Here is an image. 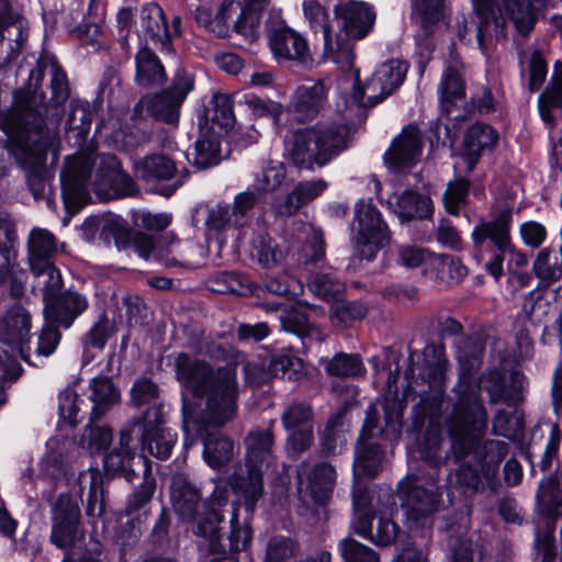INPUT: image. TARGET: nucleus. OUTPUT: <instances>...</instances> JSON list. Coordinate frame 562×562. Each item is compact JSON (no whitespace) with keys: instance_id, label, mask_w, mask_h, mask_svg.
<instances>
[{"instance_id":"f257e3e1","label":"nucleus","mask_w":562,"mask_h":562,"mask_svg":"<svg viewBox=\"0 0 562 562\" xmlns=\"http://www.w3.org/2000/svg\"><path fill=\"white\" fill-rule=\"evenodd\" d=\"M50 76V103L63 106L70 97L66 72L54 57L42 55L31 69L27 82L15 90L14 101L3 125L5 148L26 171V183L33 198L50 204L52 176L46 166L47 151L56 135L45 124V94L38 92L45 74Z\"/></svg>"},{"instance_id":"f03ea898","label":"nucleus","mask_w":562,"mask_h":562,"mask_svg":"<svg viewBox=\"0 0 562 562\" xmlns=\"http://www.w3.org/2000/svg\"><path fill=\"white\" fill-rule=\"evenodd\" d=\"M487 424V411L479 392L468 386L445 420L449 453L460 463L448 475V484L467 496L483 492L482 477L491 490L496 488L499 465L509 450L507 442L485 438Z\"/></svg>"},{"instance_id":"7ed1b4c3","label":"nucleus","mask_w":562,"mask_h":562,"mask_svg":"<svg viewBox=\"0 0 562 562\" xmlns=\"http://www.w3.org/2000/svg\"><path fill=\"white\" fill-rule=\"evenodd\" d=\"M177 380L194 396L205 400L204 418L226 425L237 413L238 383L231 366L214 369L211 363L187 352L175 358Z\"/></svg>"},{"instance_id":"20e7f679","label":"nucleus","mask_w":562,"mask_h":562,"mask_svg":"<svg viewBox=\"0 0 562 562\" xmlns=\"http://www.w3.org/2000/svg\"><path fill=\"white\" fill-rule=\"evenodd\" d=\"M404 406V402L398 398L396 392L389 391L381 402L368 407L357 446L355 460L357 472L368 477L376 475L384 452L380 445L367 442V440L376 436L398 438L403 426Z\"/></svg>"},{"instance_id":"39448f33","label":"nucleus","mask_w":562,"mask_h":562,"mask_svg":"<svg viewBox=\"0 0 562 562\" xmlns=\"http://www.w3.org/2000/svg\"><path fill=\"white\" fill-rule=\"evenodd\" d=\"M351 133L342 123H316L292 133L289 157L310 171L323 168L350 147Z\"/></svg>"},{"instance_id":"423d86ee","label":"nucleus","mask_w":562,"mask_h":562,"mask_svg":"<svg viewBox=\"0 0 562 562\" xmlns=\"http://www.w3.org/2000/svg\"><path fill=\"white\" fill-rule=\"evenodd\" d=\"M424 368L420 380L428 384V392L420 393L419 402L414 406V425L422 427L426 418H438L443 402V383L447 370V357L441 345H427L423 350Z\"/></svg>"},{"instance_id":"0eeeda50","label":"nucleus","mask_w":562,"mask_h":562,"mask_svg":"<svg viewBox=\"0 0 562 562\" xmlns=\"http://www.w3.org/2000/svg\"><path fill=\"white\" fill-rule=\"evenodd\" d=\"M512 210L504 209L490 221H481L472 232V240L475 249L484 248L494 252L491 261L486 263V270L498 280L503 274L505 254L514 251L510 237Z\"/></svg>"},{"instance_id":"6e6552de","label":"nucleus","mask_w":562,"mask_h":562,"mask_svg":"<svg viewBox=\"0 0 562 562\" xmlns=\"http://www.w3.org/2000/svg\"><path fill=\"white\" fill-rule=\"evenodd\" d=\"M132 438H138L143 452H148L157 459L170 457L177 441V435L164 426L162 406L153 404L143 416L126 424Z\"/></svg>"},{"instance_id":"1a4fd4ad","label":"nucleus","mask_w":562,"mask_h":562,"mask_svg":"<svg viewBox=\"0 0 562 562\" xmlns=\"http://www.w3.org/2000/svg\"><path fill=\"white\" fill-rule=\"evenodd\" d=\"M352 229L359 256L372 260L376 252L391 240V232L378 209L363 201L356 204Z\"/></svg>"},{"instance_id":"9d476101","label":"nucleus","mask_w":562,"mask_h":562,"mask_svg":"<svg viewBox=\"0 0 562 562\" xmlns=\"http://www.w3.org/2000/svg\"><path fill=\"white\" fill-rule=\"evenodd\" d=\"M225 425H215L204 418V413L200 416L191 417L184 413L183 429L187 434H194L203 442V458L212 469H221L228 464L235 454L234 440L215 429Z\"/></svg>"},{"instance_id":"9b49d317","label":"nucleus","mask_w":562,"mask_h":562,"mask_svg":"<svg viewBox=\"0 0 562 562\" xmlns=\"http://www.w3.org/2000/svg\"><path fill=\"white\" fill-rule=\"evenodd\" d=\"M135 176L146 183H169L158 190L165 198H170L188 180V168H179L177 161L164 153H153L135 160Z\"/></svg>"},{"instance_id":"f8f14e48","label":"nucleus","mask_w":562,"mask_h":562,"mask_svg":"<svg viewBox=\"0 0 562 562\" xmlns=\"http://www.w3.org/2000/svg\"><path fill=\"white\" fill-rule=\"evenodd\" d=\"M50 509L52 531L49 539L52 543L63 550L72 549L85 536L78 503L70 494L63 493L50 503Z\"/></svg>"},{"instance_id":"ddd939ff","label":"nucleus","mask_w":562,"mask_h":562,"mask_svg":"<svg viewBox=\"0 0 562 562\" xmlns=\"http://www.w3.org/2000/svg\"><path fill=\"white\" fill-rule=\"evenodd\" d=\"M191 89L192 82L189 79L177 78L162 92L143 97L134 106V115L140 119L151 116L167 124H177L180 105Z\"/></svg>"},{"instance_id":"4468645a","label":"nucleus","mask_w":562,"mask_h":562,"mask_svg":"<svg viewBox=\"0 0 562 562\" xmlns=\"http://www.w3.org/2000/svg\"><path fill=\"white\" fill-rule=\"evenodd\" d=\"M407 65L397 59L382 64L363 87L355 89L353 101L364 108L374 106L391 95L404 81Z\"/></svg>"},{"instance_id":"2eb2a0df","label":"nucleus","mask_w":562,"mask_h":562,"mask_svg":"<svg viewBox=\"0 0 562 562\" xmlns=\"http://www.w3.org/2000/svg\"><path fill=\"white\" fill-rule=\"evenodd\" d=\"M94 166L91 153L68 157L61 172V188L65 205L69 212H78L89 199V183Z\"/></svg>"},{"instance_id":"dca6fc26","label":"nucleus","mask_w":562,"mask_h":562,"mask_svg":"<svg viewBox=\"0 0 562 562\" xmlns=\"http://www.w3.org/2000/svg\"><path fill=\"white\" fill-rule=\"evenodd\" d=\"M407 520L415 526H426L439 509L440 493L426 488L417 475H408L398 484Z\"/></svg>"},{"instance_id":"f3484780","label":"nucleus","mask_w":562,"mask_h":562,"mask_svg":"<svg viewBox=\"0 0 562 562\" xmlns=\"http://www.w3.org/2000/svg\"><path fill=\"white\" fill-rule=\"evenodd\" d=\"M540 301L541 296L535 291L527 293L514 321L516 345L522 359H529L533 355V334L543 324L547 315V311L541 310Z\"/></svg>"},{"instance_id":"a211bd4d","label":"nucleus","mask_w":562,"mask_h":562,"mask_svg":"<svg viewBox=\"0 0 562 562\" xmlns=\"http://www.w3.org/2000/svg\"><path fill=\"white\" fill-rule=\"evenodd\" d=\"M273 424L274 422L271 420L267 428L255 427L244 437L245 468H259L267 471L274 465L277 457Z\"/></svg>"},{"instance_id":"6ab92c4d","label":"nucleus","mask_w":562,"mask_h":562,"mask_svg":"<svg viewBox=\"0 0 562 562\" xmlns=\"http://www.w3.org/2000/svg\"><path fill=\"white\" fill-rule=\"evenodd\" d=\"M31 315L20 304H14L5 314L2 325L0 340L5 344L15 345L21 357L29 363L35 364L32 360V347L30 345Z\"/></svg>"},{"instance_id":"aec40b11","label":"nucleus","mask_w":562,"mask_h":562,"mask_svg":"<svg viewBox=\"0 0 562 562\" xmlns=\"http://www.w3.org/2000/svg\"><path fill=\"white\" fill-rule=\"evenodd\" d=\"M422 149L423 140L419 128L408 125L392 142L384 154V162L394 170L412 168L418 161Z\"/></svg>"},{"instance_id":"412c9836","label":"nucleus","mask_w":562,"mask_h":562,"mask_svg":"<svg viewBox=\"0 0 562 562\" xmlns=\"http://www.w3.org/2000/svg\"><path fill=\"white\" fill-rule=\"evenodd\" d=\"M89 307L88 299L74 290H66L44 305L43 314L46 322L68 329L75 321Z\"/></svg>"},{"instance_id":"4be33fe9","label":"nucleus","mask_w":562,"mask_h":562,"mask_svg":"<svg viewBox=\"0 0 562 562\" xmlns=\"http://www.w3.org/2000/svg\"><path fill=\"white\" fill-rule=\"evenodd\" d=\"M268 37L269 46L276 58L301 64L312 61L306 40L289 26L282 25L271 29Z\"/></svg>"},{"instance_id":"5701e85b","label":"nucleus","mask_w":562,"mask_h":562,"mask_svg":"<svg viewBox=\"0 0 562 562\" xmlns=\"http://www.w3.org/2000/svg\"><path fill=\"white\" fill-rule=\"evenodd\" d=\"M334 12L336 18L341 21L339 32L355 40L364 38L375 21V13L363 2L340 3L335 7Z\"/></svg>"},{"instance_id":"b1692460","label":"nucleus","mask_w":562,"mask_h":562,"mask_svg":"<svg viewBox=\"0 0 562 562\" xmlns=\"http://www.w3.org/2000/svg\"><path fill=\"white\" fill-rule=\"evenodd\" d=\"M217 26L227 32V26L233 24L234 30L249 40L257 37L259 15L248 14L241 0H223L217 14L215 15Z\"/></svg>"},{"instance_id":"393cba45","label":"nucleus","mask_w":562,"mask_h":562,"mask_svg":"<svg viewBox=\"0 0 562 562\" xmlns=\"http://www.w3.org/2000/svg\"><path fill=\"white\" fill-rule=\"evenodd\" d=\"M325 99L326 87L323 80L300 86L290 105V112L299 123L311 121L319 113Z\"/></svg>"},{"instance_id":"a878e982","label":"nucleus","mask_w":562,"mask_h":562,"mask_svg":"<svg viewBox=\"0 0 562 562\" xmlns=\"http://www.w3.org/2000/svg\"><path fill=\"white\" fill-rule=\"evenodd\" d=\"M498 142L497 131L488 124L475 123L468 128L463 139V158L468 170L472 171L485 151L495 148Z\"/></svg>"},{"instance_id":"bb28decb","label":"nucleus","mask_w":562,"mask_h":562,"mask_svg":"<svg viewBox=\"0 0 562 562\" xmlns=\"http://www.w3.org/2000/svg\"><path fill=\"white\" fill-rule=\"evenodd\" d=\"M140 27L145 40L160 50L171 52V33L164 10L156 3H148L140 12Z\"/></svg>"},{"instance_id":"cd10ccee","label":"nucleus","mask_w":562,"mask_h":562,"mask_svg":"<svg viewBox=\"0 0 562 562\" xmlns=\"http://www.w3.org/2000/svg\"><path fill=\"white\" fill-rule=\"evenodd\" d=\"M270 310L280 311L279 321L281 328L288 333L295 334L300 337H307L318 334L317 327L310 321L311 312H323L319 307H308L302 303L293 306H282L281 304L267 305Z\"/></svg>"},{"instance_id":"c85d7f7f","label":"nucleus","mask_w":562,"mask_h":562,"mask_svg":"<svg viewBox=\"0 0 562 562\" xmlns=\"http://www.w3.org/2000/svg\"><path fill=\"white\" fill-rule=\"evenodd\" d=\"M103 234L113 237L119 249L133 247L136 252L148 259L155 249V239L153 236L137 232L132 233L120 220L110 218L103 226Z\"/></svg>"},{"instance_id":"c756f323","label":"nucleus","mask_w":562,"mask_h":562,"mask_svg":"<svg viewBox=\"0 0 562 562\" xmlns=\"http://www.w3.org/2000/svg\"><path fill=\"white\" fill-rule=\"evenodd\" d=\"M524 376L519 372L512 373V384L506 385L505 375L498 370H492L486 374L485 389L488 393L490 403H505L514 407L522 401L521 379Z\"/></svg>"},{"instance_id":"7c9ffc66","label":"nucleus","mask_w":562,"mask_h":562,"mask_svg":"<svg viewBox=\"0 0 562 562\" xmlns=\"http://www.w3.org/2000/svg\"><path fill=\"white\" fill-rule=\"evenodd\" d=\"M536 506L538 513L548 520L555 521L562 516V471L540 482Z\"/></svg>"},{"instance_id":"2f4dec72","label":"nucleus","mask_w":562,"mask_h":562,"mask_svg":"<svg viewBox=\"0 0 562 562\" xmlns=\"http://www.w3.org/2000/svg\"><path fill=\"white\" fill-rule=\"evenodd\" d=\"M78 485L82 502H85V491L88 490L85 507L86 516L92 520L101 517L105 510L106 501L103 479L100 472L98 470L80 472Z\"/></svg>"},{"instance_id":"473e14b6","label":"nucleus","mask_w":562,"mask_h":562,"mask_svg":"<svg viewBox=\"0 0 562 562\" xmlns=\"http://www.w3.org/2000/svg\"><path fill=\"white\" fill-rule=\"evenodd\" d=\"M172 506L183 519L195 517L201 504L199 488L183 474H177L171 480Z\"/></svg>"},{"instance_id":"72a5a7b5","label":"nucleus","mask_w":562,"mask_h":562,"mask_svg":"<svg viewBox=\"0 0 562 562\" xmlns=\"http://www.w3.org/2000/svg\"><path fill=\"white\" fill-rule=\"evenodd\" d=\"M327 187L328 183L323 179L301 181L277 204L276 211L280 216L294 215L302 206L319 196Z\"/></svg>"},{"instance_id":"f704fd0d","label":"nucleus","mask_w":562,"mask_h":562,"mask_svg":"<svg viewBox=\"0 0 562 562\" xmlns=\"http://www.w3.org/2000/svg\"><path fill=\"white\" fill-rule=\"evenodd\" d=\"M266 470L245 468L231 477V486L235 494L244 499L246 508L254 510L258 501L263 496V474Z\"/></svg>"},{"instance_id":"c9c22d12","label":"nucleus","mask_w":562,"mask_h":562,"mask_svg":"<svg viewBox=\"0 0 562 562\" xmlns=\"http://www.w3.org/2000/svg\"><path fill=\"white\" fill-rule=\"evenodd\" d=\"M29 263L31 269L40 270L41 266L53 263L58 252L56 237L44 228H34L27 240Z\"/></svg>"},{"instance_id":"e433bc0d","label":"nucleus","mask_w":562,"mask_h":562,"mask_svg":"<svg viewBox=\"0 0 562 562\" xmlns=\"http://www.w3.org/2000/svg\"><path fill=\"white\" fill-rule=\"evenodd\" d=\"M89 400L91 406V420L100 419L113 405L120 402V391L111 378L95 376L91 380Z\"/></svg>"},{"instance_id":"4c0bfd02","label":"nucleus","mask_w":562,"mask_h":562,"mask_svg":"<svg viewBox=\"0 0 562 562\" xmlns=\"http://www.w3.org/2000/svg\"><path fill=\"white\" fill-rule=\"evenodd\" d=\"M135 81L138 86L153 88L166 81L165 67L150 48H142L135 56Z\"/></svg>"},{"instance_id":"58836bf2","label":"nucleus","mask_w":562,"mask_h":562,"mask_svg":"<svg viewBox=\"0 0 562 562\" xmlns=\"http://www.w3.org/2000/svg\"><path fill=\"white\" fill-rule=\"evenodd\" d=\"M132 439L131 430L125 425L120 432L119 446L104 457L103 463L106 473L112 475L124 474L126 477L134 474L132 463L135 454L130 448Z\"/></svg>"},{"instance_id":"ea45409f","label":"nucleus","mask_w":562,"mask_h":562,"mask_svg":"<svg viewBox=\"0 0 562 562\" xmlns=\"http://www.w3.org/2000/svg\"><path fill=\"white\" fill-rule=\"evenodd\" d=\"M324 56L335 63L342 71H349L355 64L353 41L346 34L338 32L335 36L331 31L324 34Z\"/></svg>"},{"instance_id":"a19ab883","label":"nucleus","mask_w":562,"mask_h":562,"mask_svg":"<svg viewBox=\"0 0 562 562\" xmlns=\"http://www.w3.org/2000/svg\"><path fill=\"white\" fill-rule=\"evenodd\" d=\"M356 405L355 400L346 401L339 409L333 414L319 435V446L324 454H337L339 447L345 442L342 432L344 416Z\"/></svg>"},{"instance_id":"79ce46f5","label":"nucleus","mask_w":562,"mask_h":562,"mask_svg":"<svg viewBox=\"0 0 562 562\" xmlns=\"http://www.w3.org/2000/svg\"><path fill=\"white\" fill-rule=\"evenodd\" d=\"M308 488L313 499L325 505L331 498L336 485V470L327 462L313 467L308 476Z\"/></svg>"},{"instance_id":"37998d69","label":"nucleus","mask_w":562,"mask_h":562,"mask_svg":"<svg viewBox=\"0 0 562 562\" xmlns=\"http://www.w3.org/2000/svg\"><path fill=\"white\" fill-rule=\"evenodd\" d=\"M507 14L513 20L516 29L522 35H527L533 29L536 18L535 10L546 0H502Z\"/></svg>"},{"instance_id":"c03bdc74","label":"nucleus","mask_w":562,"mask_h":562,"mask_svg":"<svg viewBox=\"0 0 562 562\" xmlns=\"http://www.w3.org/2000/svg\"><path fill=\"white\" fill-rule=\"evenodd\" d=\"M398 216L403 221L424 220L431 212V200L414 190H406L396 200Z\"/></svg>"},{"instance_id":"a18cd8bd","label":"nucleus","mask_w":562,"mask_h":562,"mask_svg":"<svg viewBox=\"0 0 562 562\" xmlns=\"http://www.w3.org/2000/svg\"><path fill=\"white\" fill-rule=\"evenodd\" d=\"M307 286L314 295L327 302L335 300L346 290L345 283L339 280L331 268L312 272Z\"/></svg>"},{"instance_id":"49530a36","label":"nucleus","mask_w":562,"mask_h":562,"mask_svg":"<svg viewBox=\"0 0 562 562\" xmlns=\"http://www.w3.org/2000/svg\"><path fill=\"white\" fill-rule=\"evenodd\" d=\"M533 271L544 288L558 282L562 278V246L555 255L548 248L541 249L533 261Z\"/></svg>"},{"instance_id":"de8ad7c7","label":"nucleus","mask_w":562,"mask_h":562,"mask_svg":"<svg viewBox=\"0 0 562 562\" xmlns=\"http://www.w3.org/2000/svg\"><path fill=\"white\" fill-rule=\"evenodd\" d=\"M27 23L0 30V69L19 56L27 38Z\"/></svg>"},{"instance_id":"09e8293b","label":"nucleus","mask_w":562,"mask_h":562,"mask_svg":"<svg viewBox=\"0 0 562 562\" xmlns=\"http://www.w3.org/2000/svg\"><path fill=\"white\" fill-rule=\"evenodd\" d=\"M368 314V307L361 301L334 300L329 308L331 324L339 328H348Z\"/></svg>"},{"instance_id":"8fccbe9b","label":"nucleus","mask_w":562,"mask_h":562,"mask_svg":"<svg viewBox=\"0 0 562 562\" xmlns=\"http://www.w3.org/2000/svg\"><path fill=\"white\" fill-rule=\"evenodd\" d=\"M223 521V516L216 510H210L204 516L200 517L192 531L195 536L204 538L209 542V551L214 554L224 553L225 548L221 543V528L220 524Z\"/></svg>"},{"instance_id":"3c124183","label":"nucleus","mask_w":562,"mask_h":562,"mask_svg":"<svg viewBox=\"0 0 562 562\" xmlns=\"http://www.w3.org/2000/svg\"><path fill=\"white\" fill-rule=\"evenodd\" d=\"M451 58L440 83L441 101L446 108L464 95V82L459 71L461 63L452 53Z\"/></svg>"},{"instance_id":"603ef678","label":"nucleus","mask_w":562,"mask_h":562,"mask_svg":"<svg viewBox=\"0 0 562 562\" xmlns=\"http://www.w3.org/2000/svg\"><path fill=\"white\" fill-rule=\"evenodd\" d=\"M443 14V0H422L415 7L413 20L426 37L434 33Z\"/></svg>"},{"instance_id":"864d4df0","label":"nucleus","mask_w":562,"mask_h":562,"mask_svg":"<svg viewBox=\"0 0 562 562\" xmlns=\"http://www.w3.org/2000/svg\"><path fill=\"white\" fill-rule=\"evenodd\" d=\"M474 11L480 19L476 26V38L479 45H483V37L488 27L493 24L495 32L504 27V19L495 7L494 0H473Z\"/></svg>"},{"instance_id":"5fc2aeb1","label":"nucleus","mask_w":562,"mask_h":562,"mask_svg":"<svg viewBox=\"0 0 562 562\" xmlns=\"http://www.w3.org/2000/svg\"><path fill=\"white\" fill-rule=\"evenodd\" d=\"M15 232L5 222H0V284L14 270L16 251L13 247Z\"/></svg>"},{"instance_id":"6e6d98bb","label":"nucleus","mask_w":562,"mask_h":562,"mask_svg":"<svg viewBox=\"0 0 562 562\" xmlns=\"http://www.w3.org/2000/svg\"><path fill=\"white\" fill-rule=\"evenodd\" d=\"M95 420L89 418V424L86 425L83 432L80 437L79 443L89 452H100L105 450L112 442V429L106 425H95Z\"/></svg>"},{"instance_id":"4d7b16f0","label":"nucleus","mask_w":562,"mask_h":562,"mask_svg":"<svg viewBox=\"0 0 562 562\" xmlns=\"http://www.w3.org/2000/svg\"><path fill=\"white\" fill-rule=\"evenodd\" d=\"M281 423L285 430L314 427V411L311 404L294 402L281 414Z\"/></svg>"},{"instance_id":"13d9d810","label":"nucleus","mask_w":562,"mask_h":562,"mask_svg":"<svg viewBox=\"0 0 562 562\" xmlns=\"http://www.w3.org/2000/svg\"><path fill=\"white\" fill-rule=\"evenodd\" d=\"M31 271L43 285L42 295L44 305L64 292L61 291L64 286L61 274L54 263L41 266L40 270L31 269Z\"/></svg>"},{"instance_id":"bf43d9fd","label":"nucleus","mask_w":562,"mask_h":562,"mask_svg":"<svg viewBox=\"0 0 562 562\" xmlns=\"http://www.w3.org/2000/svg\"><path fill=\"white\" fill-rule=\"evenodd\" d=\"M156 488V479L153 476L150 468L146 465L143 483L128 496L125 513L131 515L144 508L153 499Z\"/></svg>"},{"instance_id":"052dcab7","label":"nucleus","mask_w":562,"mask_h":562,"mask_svg":"<svg viewBox=\"0 0 562 562\" xmlns=\"http://www.w3.org/2000/svg\"><path fill=\"white\" fill-rule=\"evenodd\" d=\"M270 367L273 378L297 381L304 375V363L296 356L282 353L271 358Z\"/></svg>"},{"instance_id":"680f3d73","label":"nucleus","mask_w":562,"mask_h":562,"mask_svg":"<svg viewBox=\"0 0 562 562\" xmlns=\"http://www.w3.org/2000/svg\"><path fill=\"white\" fill-rule=\"evenodd\" d=\"M85 405L83 400H79L74 389L67 387L59 393L58 409L63 422L69 424L70 427L77 426L82 416L80 415Z\"/></svg>"},{"instance_id":"e2e57ef3","label":"nucleus","mask_w":562,"mask_h":562,"mask_svg":"<svg viewBox=\"0 0 562 562\" xmlns=\"http://www.w3.org/2000/svg\"><path fill=\"white\" fill-rule=\"evenodd\" d=\"M325 250L326 243L323 232L313 228L302 246L300 261L306 268L315 266L325 260Z\"/></svg>"},{"instance_id":"0e129e2a","label":"nucleus","mask_w":562,"mask_h":562,"mask_svg":"<svg viewBox=\"0 0 562 562\" xmlns=\"http://www.w3.org/2000/svg\"><path fill=\"white\" fill-rule=\"evenodd\" d=\"M220 142L215 136L201 137L194 145L193 165L199 169H205L218 164Z\"/></svg>"},{"instance_id":"69168bd1","label":"nucleus","mask_w":562,"mask_h":562,"mask_svg":"<svg viewBox=\"0 0 562 562\" xmlns=\"http://www.w3.org/2000/svg\"><path fill=\"white\" fill-rule=\"evenodd\" d=\"M116 333L115 323L109 319L105 312H102L99 319L83 336V344L95 349H103L109 340Z\"/></svg>"},{"instance_id":"338daca9","label":"nucleus","mask_w":562,"mask_h":562,"mask_svg":"<svg viewBox=\"0 0 562 562\" xmlns=\"http://www.w3.org/2000/svg\"><path fill=\"white\" fill-rule=\"evenodd\" d=\"M299 552V544L284 536L272 537L266 549L263 562H286Z\"/></svg>"},{"instance_id":"774afa93","label":"nucleus","mask_w":562,"mask_h":562,"mask_svg":"<svg viewBox=\"0 0 562 562\" xmlns=\"http://www.w3.org/2000/svg\"><path fill=\"white\" fill-rule=\"evenodd\" d=\"M339 551L345 562H380L379 554L353 538L339 542Z\"/></svg>"}]
</instances>
